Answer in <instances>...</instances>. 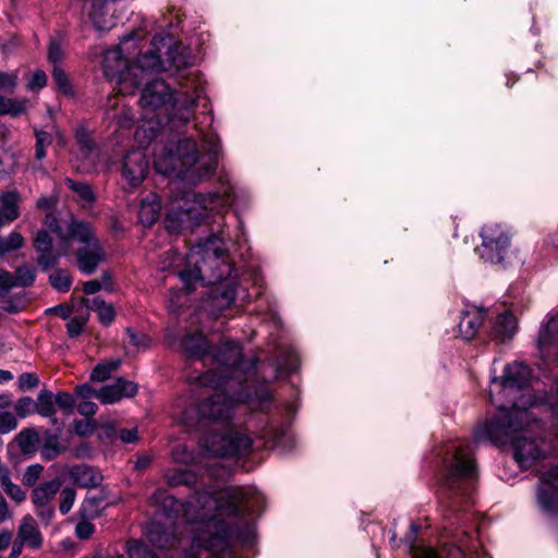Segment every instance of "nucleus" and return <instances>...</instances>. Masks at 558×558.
I'll list each match as a JSON object with an SVG mask.
<instances>
[{"label": "nucleus", "instance_id": "nucleus-45", "mask_svg": "<svg viewBox=\"0 0 558 558\" xmlns=\"http://www.w3.org/2000/svg\"><path fill=\"white\" fill-rule=\"evenodd\" d=\"M13 278L16 280V287H27L34 282L35 272L31 267L23 266L15 270Z\"/></svg>", "mask_w": 558, "mask_h": 558}, {"label": "nucleus", "instance_id": "nucleus-25", "mask_svg": "<svg viewBox=\"0 0 558 558\" xmlns=\"http://www.w3.org/2000/svg\"><path fill=\"white\" fill-rule=\"evenodd\" d=\"M13 287H16L13 275L7 270H0V306L10 313H16L23 308L22 299H19L16 303L10 300V292Z\"/></svg>", "mask_w": 558, "mask_h": 558}, {"label": "nucleus", "instance_id": "nucleus-41", "mask_svg": "<svg viewBox=\"0 0 558 558\" xmlns=\"http://www.w3.org/2000/svg\"><path fill=\"white\" fill-rule=\"evenodd\" d=\"M120 365V360H112L106 363L98 364L92 372L90 378L95 381H105Z\"/></svg>", "mask_w": 558, "mask_h": 558}, {"label": "nucleus", "instance_id": "nucleus-22", "mask_svg": "<svg viewBox=\"0 0 558 558\" xmlns=\"http://www.w3.org/2000/svg\"><path fill=\"white\" fill-rule=\"evenodd\" d=\"M128 68V60L123 57L121 48L108 49L104 56V71L109 78L119 77L121 83H125L130 73L124 72Z\"/></svg>", "mask_w": 558, "mask_h": 558}, {"label": "nucleus", "instance_id": "nucleus-50", "mask_svg": "<svg viewBox=\"0 0 558 558\" xmlns=\"http://www.w3.org/2000/svg\"><path fill=\"white\" fill-rule=\"evenodd\" d=\"M19 75L16 71H0V90L12 92L17 85Z\"/></svg>", "mask_w": 558, "mask_h": 558}, {"label": "nucleus", "instance_id": "nucleus-4", "mask_svg": "<svg viewBox=\"0 0 558 558\" xmlns=\"http://www.w3.org/2000/svg\"><path fill=\"white\" fill-rule=\"evenodd\" d=\"M140 106L144 111V122L136 129L134 137L145 146L157 135L163 120L173 126L185 125L193 117L196 97L175 98L165 81L154 80L142 90Z\"/></svg>", "mask_w": 558, "mask_h": 558}, {"label": "nucleus", "instance_id": "nucleus-55", "mask_svg": "<svg viewBox=\"0 0 558 558\" xmlns=\"http://www.w3.org/2000/svg\"><path fill=\"white\" fill-rule=\"evenodd\" d=\"M47 84V75L43 71H36L29 80L27 87L31 90L40 89Z\"/></svg>", "mask_w": 558, "mask_h": 558}, {"label": "nucleus", "instance_id": "nucleus-16", "mask_svg": "<svg viewBox=\"0 0 558 558\" xmlns=\"http://www.w3.org/2000/svg\"><path fill=\"white\" fill-rule=\"evenodd\" d=\"M59 480L46 482L32 492V502L35 507V513L45 523L49 524L54 515L52 500L60 490Z\"/></svg>", "mask_w": 558, "mask_h": 558}, {"label": "nucleus", "instance_id": "nucleus-59", "mask_svg": "<svg viewBox=\"0 0 558 558\" xmlns=\"http://www.w3.org/2000/svg\"><path fill=\"white\" fill-rule=\"evenodd\" d=\"M119 437L122 442L124 444H133L137 441V429L136 428H130V429H121L119 433Z\"/></svg>", "mask_w": 558, "mask_h": 558}, {"label": "nucleus", "instance_id": "nucleus-30", "mask_svg": "<svg viewBox=\"0 0 558 558\" xmlns=\"http://www.w3.org/2000/svg\"><path fill=\"white\" fill-rule=\"evenodd\" d=\"M106 507V495L102 492L88 494L80 507V517L84 519H95L100 515Z\"/></svg>", "mask_w": 558, "mask_h": 558}, {"label": "nucleus", "instance_id": "nucleus-43", "mask_svg": "<svg viewBox=\"0 0 558 558\" xmlns=\"http://www.w3.org/2000/svg\"><path fill=\"white\" fill-rule=\"evenodd\" d=\"M65 184L70 190L77 194L81 201L90 203L94 199V193L89 185L76 182L70 178L65 179Z\"/></svg>", "mask_w": 558, "mask_h": 558}, {"label": "nucleus", "instance_id": "nucleus-6", "mask_svg": "<svg viewBox=\"0 0 558 558\" xmlns=\"http://www.w3.org/2000/svg\"><path fill=\"white\" fill-rule=\"evenodd\" d=\"M205 153H199L194 141L184 138L173 147L155 148V168L162 174L177 173L191 183L210 175L217 166L219 144L210 135L206 140Z\"/></svg>", "mask_w": 558, "mask_h": 558}, {"label": "nucleus", "instance_id": "nucleus-62", "mask_svg": "<svg viewBox=\"0 0 558 558\" xmlns=\"http://www.w3.org/2000/svg\"><path fill=\"white\" fill-rule=\"evenodd\" d=\"M133 122L134 116L129 109H124L118 118V123L121 128H131Z\"/></svg>", "mask_w": 558, "mask_h": 558}, {"label": "nucleus", "instance_id": "nucleus-9", "mask_svg": "<svg viewBox=\"0 0 558 558\" xmlns=\"http://www.w3.org/2000/svg\"><path fill=\"white\" fill-rule=\"evenodd\" d=\"M530 380L531 369L521 362L508 364L505 367L502 376L494 377L492 380L490 396L493 397L495 392L502 393L505 398L512 402L511 408L508 409L501 405L498 412L502 410L511 412L515 402H519L521 410L525 409L526 411L538 404V402H542L544 398L536 397L532 390L529 389Z\"/></svg>", "mask_w": 558, "mask_h": 558}, {"label": "nucleus", "instance_id": "nucleus-37", "mask_svg": "<svg viewBox=\"0 0 558 558\" xmlns=\"http://www.w3.org/2000/svg\"><path fill=\"white\" fill-rule=\"evenodd\" d=\"M35 135V159L41 161L46 155V149L52 144V135L44 130L34 128Z\"/></svg>", "mask_w": 558, "mask_h": 558}, {"label": "nucleus", "instance_id": "nucleus-32", "mask_svg": "<svg viewBox=\"0 0 558 558\" xmlns=\"http://www.w3.org/2000/svg\"><path fill=\"white\" fill-rule=\"evenodd\" d=\"M64 451L65 447L60 444L59 436L50 432H45L44 442L40 448L41 457L45 460H53Z\"/></svg>", "mask_w": 558, "mask_h": 558}, {"label": "nucleus", "instance_id": "nucleus-48", "mask_svg": "<svg viewBox=\"0 0 558 558\" xmlns=\"http://www.w3.org/2000/svg\"><path fill=\"white\" fill-rule=\"evenodd\" d=\"M52 78H53L54 83L57 84L58 88L62 93H64V94L72 93L71 84H70V81H69L66 74L63 72L62 69H60L57 65H54V68H53Z\"/></svg>", "mask_w": 558, "mask_h": 558}, {"label": "nucleus", "instance_id": "nucleus-14", "mask_svg": "<svg viewBox=\"0 0 558 558\" xmlns=\"http://www.w3.org/2000/svg\"><path fill=\"white\" fill-rule=\"evenodd\" d=\"M174 63V50L171 40L162 36H155L151 40V48L140 56L136 65L131 71L160 72L167 70Z\"/></svg>", "mask_w": 558, "mask_h": 558}, {"label": "nucleus", "instance_id": "nucleus-38", "mask_svg": "<svg viewBox=\"0 0 558 558\" xmlns=\"http://www.w3.org/2000/svg\"><path fill=\"white\" fill-rule=\"evenodd\" d=\"M3 492L13 501L21 504L26 499V493L10 478V472L0 478Z\"/></svg>", "mask_w": 558, "mask_h": 558}, {"label": "nucleus", "instance_id": "nucleus-20", "mask_svg": "<svg viewBox=\"0 0 558 558\" xmlns=\"http://www.w3.org/2000/svg\"><path fill=\"white\" fill-rule=\"evenodd\" d=\"M137 387L134 383L124 379H118L112 385L100 388L96 398L105 404L119 402L123 398L132 397L136 393Z\"/></svg>", "mask_w": 558, "mask_h": 558}, {"label": "nucleus", "instance_id": "nucleus-18", "mask_svg": "<svg viewBox=\"0 0 558 558\" xmlns=\"http://www.w3.org/2000/svg\"><path fill=\"white\" fill-rule=\"evenodd\" d=\"M146 535L149 543L158 548H172L178 544V536L172 522L155 520L150 523Z\"/></svg>", "mask_w": 558, "mask_h": 558}, {"label": "nucleus", "instance_id": "nucleus-7", "mask_svg": "<svg viewBox=\"0 0 558 558\" xmlns=\"http://www.w3.org/2000/svg\"><path fill=\"white\" fill-rule=\"evenodd\" d=\"M253 449L252 439L236 430L223 434H213L205 438L202 451L198 454L192 452L186 445H178L172 450V458L181 464H204L211 469L219 463L211 460L245 454Z\"/></svg>", "mask_w": 558, "mask_h": 558}, {"label": "nucleus", "instance_id": "nucleus-53", "mask_svg": "<svg viewBox=\"0 0 558 558\" xmlns=\"http://www.w3.org/2000/svg\"><path fill=\"white\" fill-rule=\"evenodd\" d=\"M54 404H57L59 408L70 412L72 411L74 407V399L73 397L68 392H59L53 397Z\"/></svg>", "mask_w": 558, "mask_h": 558}, {"label": "nucleus", "instance_id": "nucleus-28", "mask_svg": "<svg viewBox=\"0 0 558 558\" xmlns=\"http://www.w3.org/2000/svg\"><path fill=\"white\" fill-rule=\"evenodd\" d=\"M181 347L191 359L207 356V342L202 332L186 333L182 339Z\"/></svg>", "mask_w": 558, "mask_h": 558}, {"label": "nucleus", "instance_id": "nucleus-27", "mask_svg": "<svg viewBox=\"0 0 558 558\" xmlns=\"http://www.w3.org/2000/svg\"><path fill=\"white\" fill-rule=\"evenodd\" d=\"M71 478L81 487H96L101 483V475L88 465L73 466L69 472Z\"/></svg>", "mask_w": 558, "mask_h": 558}, {"label": "nucleus", "instance_id": "nucleus-11", "mask_svg": "<svg viewBox=\"0 0 558 558\" xmlns=\"http://www.w3.org/2000/svg\"><path fill=\"white\" fill-rule=\"evenodd\" d=\"M68 223L69 221L59 222L52 215H47L46 226L56 235L57 242L53 243L47 230L38 231L34 239V246L40 253L38 264L44 269L52 267L61 256L69 253L70 234L66 230Z\"/></svg>", "mask_w": 558, "mask_h": 558}, {"label": "nucleus", "instance_id": "nucleus-52", "mask_svg": "<svg viewBox=\"0 0 558 558\" xmlns=\"http://www.w3.org/2000/svg\"><path fill=\"white\" fill-rule=\"evenodd\" d=\"M17 421L12 413L4 412L0 415V433L7 434L15 429Z\"/></svg>", "mask_w": 558, "mask_h": 558}, {"label": "nucleus", "instance_id": "nucleus-42", "mask_svg": "<svg viewBox=\"0 0 558 558\" xmlns=\"http://www.w3.org/2000/svg\"><path fill=\"white\" fill-rule=\"evenodd\" d=\"M126 553L129 558H159L147 545L140 541H130L126 543Z\"/></svg>", "mask_w": 558, "mask_h": 558}, {"label": "nucleus", "instance_id": "nucleus-29", "mask_svg": "<svg viewBox=\"0 0 558 558\" xmlns=\"http://www.w3.org/2000/svg\"><path fill=\"white\" fill-rule=\"evenodd\" d=\"M160 202L155 193L147 195L141 203L138 218L144 226L154 225L160 215Z\"/></svg>", "mask_w": 558, "mask_h": 558}, {"label": "nucleus", "instance_id": "nucleus-56", "mask_svg": "<svg viewBox=\"0 0 558 558\" xmlns=\"http://www.w3.org/2000/svg\"><path fill=\"white\" fill-rule=\"evenodd\" d=\"M86 323V318L73 317L69 320L66 328L71 337H76L81 333L83 326Z\"/></svg>", "mask_w": 558, "mask_h": 558}, {"label": "nucleus", "instance_id": "nucleus-10", "mask_svg": "<svg viewBox=\"0 0 558 558\" xmlns=\"http://www.w3.org/2000/svg\"><path fill=\"white\" fill-rule=\"evenodd\" d=\"M70 246L78 244L75 256L77 268L85 275H92L105 262L106 254L92 226L85 221L71 219L68 223Z\"/></svg>", "mask_w": 558, "mask_h": 558}, {"label": "nucleus", "instance_id": "nucleus-57", "mask_svg": "<svg viewBox=\"0 0 558 558\" xmlns=\"http://www.w3.org/2000/svg\"><path fill=\"white\" fill-rule=\"evenodd\" d=\"M95 426L89 421H77L74 423V432L80 436L93 434Z\"/></svg>", "mask_w": 558, "mask_h": 558}, {"label": "nucleus", "instance_id": "nucleus-60", "mask_svg": "<svg viewBox=\"0 0 558 558\" xmlns=\"http://www.w3.org/2000/svg\"><path fill=\"white\" fill-rule=\"evenodd\" d=\"M48 58L52 63H57L62 58V50L56 41H51L48 49Z\"/></svg>", "mask_w": 558, "mask_h": 558}, {"label": "nucleus", "instance_id": "nucleus-34", "mask_svg": "<svg viewBox=\"0 0 558 558\" xmlns=\"http://www.w3.org/2000/svg\"><path fill=\"white\" fill-rule=\"evenodd\" d=\"M21 450L25 453L34 452L40 444V436L34 429H24L16 437Z\"/></svg>", "mask_w": 558, "mask_h": 558}, {"label": "nucleus", "instance_id": "nucleus-23", "mask_svg": "<svg viewBox=\"0 0 558 558\" xmlns=\"http://www.w3.org/2000/svg\"><path fill=\"white\" fill-rule=\"evenodd\" d=\"M16 537L32 549H39L44 544L43 534L39 531L36 520L31 514H26L22 518L17 527Z\"/></svg>", "mask_w": 558, "mask_h": 558}, {"label": "nucleus", "instance_id": "nucleus-54", "mask_svg": "<svg viewBox=\"0 0 558 558\" xmlns=\"http://www.w3.org/2000/svg\"><path fill=\"white\" fill-rule=\"evenodd\" d=\"M34 410V400L29 397L20 399L15 404V411L19 416L25 417Z\"/></svg>", "mask_w": 558, "mask_h": 558}, {"label": "nucleus", "instance_id": "nucleus-36", "mask_svg": "<svg viewBox=\"0 0 558 558\" xmlns=\"http://www.w3.org/2000/svg\"><path fill=\"white\" fill-rule=\"evenodd\" d=\"M34 409L44 417H51L54 414V401L51 392L41 390L34 402Z\"/></svg>", "mask_w": 558, "mask_h": 558}, {"label": "nucleus", "instance_id": "nucleus-1", "mask_svg": "<svg viewBox=\"0 0 558 558\" xmlns=\"http://www.w3.org/2000/svg\"><path fill=\"white\" fill-rule=\"evenodd\" d=\"M260 500L250 487L196 493L184 504L163 489L151 496L167 519L182 509L190 539L185 558H230L233 547L251 534L247 514Z\"/></svg>", "mask_w": 558, "mask_h": 558}, {"label": "nucleus", "instance_id": "nucleus-21", "mask_svg": "<svg viewBox=\"0 0 558 558\" xmlns=\"http://www.w3.org/2000/svg\"><path fill=\"white\" fill-rule=\"evenodd\" d=\"M21 194L12 189L0 193V228L15 221L20 215Z\"/></svg>", "mask_w": 558, "mask_h": 558}, {"label": "nucleus", "instance_id": "nucleus-13", "mask_svg": "<svg viewBox=\"0 0 558 558\" xmlns=\"http://www.w3.org/2000/svg\"><path fill=\"white\" fill-rule=\"evenodd\" d=\"M481 257L490 264H501L510 246L509 229L499 223H487L481 231Z\"/></svg>", "mask_w": 558, "mask_h": 558}, {"label": "nucleus", "instance_id": "nucleus-26", "mask_svg": "<svg viewBox=\"0 0 558 558\" xmlns=\"http://www.w3.org/2000/svg\"><path fill=\"white\" fill-rule=\"evenodd\" d=\"M518 330V319L510 312L501 313L494 323V336L501 341L511 339Z\"/></svg>", "mask_w": 558, "mask_h": 558}, {"label": "nucleus", "instance_id": "nucleus-5", "mask_svg": "<svg viewBox=\"0 0 558 558\" xmlns=\"http://www.w3.org/2000/svg\"><path fill=\"white\" fill-rule=\"evenodd\" d=\"M222 241L215 235L193 246L185 256L177 250L166 252L169 264L163 269L172 268L189 291L196 281L216 284L231 274Z\"/></svg>", "mask_w": 558, "mask_h": 558}, {"label": "nucleus", "instance_id": "nucleus-19", "mask_svg": "<svg viewBox=\"0 0 558 558\" xmlns=\"http://www.w3.org/2000/svg\"><path fill=\"white\" fill-rule=\"evenodd\" d=\"M417 534V526L411 524V536L408 539L409 549L412 558H465L463 550L454 545L446 546L437 554L433 548L424 546H415L414 538Z\"/></svg>", "mask_w": 558, "mask_h": 558}, {"label": "nucleus", "instance_id": "nucleus-51", "mask_svg": "<svg viewBox=\"0 0 558 558\" xmlns=\"http://www.w3.org/2000/svg\"><path fill=\"white\" fill-rule=\"evenodd\" d=\"M44 468L40 464L29 465L23 474V483L26 486H34L41 476Z\"/></svg>", "mask_w": 558, "mask_h": 558}, {"label": "nucleus", "instance_id": "nucleus-39", "mask_svg": "<svg viewBox=\"0 0 558 558\" xmlns=\"http://www.w3.org/2000/svg\"><path fill=\"white\" fill-rule=\"evenodd\" d=\"M24 243L23 235L17 231H12L7 238L0 236V256L21 248Z\"/></svg>", "mask_w": 558, "mask_h": 558}, {"label": "nucleus", "instance_id": "nucleus-24", "mask_svg": "<svg viewBox=\"0 0 558 558\" xmlns=\"http://www.w3.org/2000/svg\"><path fill=\"white\" fill-rule=\"evenodd\" d=\"M485 316L486 311L482 307L471 306L466 308L462 313L459 323V331L461 337L465 340L473 339L481 328Z\"/></svg>", "mask_w": 558, "mask_h": 558}, {"label": "nucleus", "instance_id": "nucleus-49", "mask_svg": "<svg viewBox=\"0 0 558 558\" xmlns=\"http://www.w3.org/2000/svg\"><path fill=\"white\" fill-rule=\"evenodd\" d=\"M89 519L81 518L75 526V535L80 539H88L93 536L96 529L95 525L88 521Z\"/></svg>", "mask_w": 558, "mask_h": 558}, {"label": "nucleus", "instance_id": "nucleus-8", "mask_svg": "<svg viewBox=\"0 0 558 558\" xmlns=\"http://www.w3.org/2000/svg\"><path fill=\"white\" fill-rule=\"evenodd\" d=\"M231 205L228 196L217 193L206 195H187L182 205L173 206L165 218V227L170 233L183 230L193 231L209 213H222Z\"/></svg>", "mask_w": 558, "mask_h": 558}, {"label": "nucleus", "instance_id": "nucleus-35", "mask_svg": "<svg viewBox=\"0 0 558 558\" xmlns=\"http://www.w3.org/2000/svg\"><path fill=\"white\" fill-rule=\"evenodd\" d=\"M26 99L15 100L4 96H0V116L17 117L26 110Z\"/></svg>", "mask_w": 558, "mask_h": 558}, {"label": "nucleus", "instance_id": "nucleus-46", "mask_svg": "<svg viewBox=\"0 0 558 558\" xmlns=\"http://www.w3.org/2000/svg\"><path fill=\"white\" fill-rule=\"evenodd\" d=\"M126 336H128L126 343L129 345L133 347L134 349H136L137 351L141 349L147 348L150 342V339L147 335L142 333V332L137 333L134 330H132L131 328L126 329Z\"/></svg>", "mask_w": 558, "mask_h": 558}, {"label": "nucleus", "instance_id": "nucleus-58", "mask_svg": "<svg viewBox=\"0 0 558 558\" xmlns=\"http://www.w3.org/2000/svg\"><path fill=\"white\" fill-rule=\"evenodd\" d=\"M97 404L95 402L85 400L77 405V411L81 415L92 416L97 412Z\"/></svg>", "mask_w": 558, "mask_h": 558}, {"label": "nucleus", "instance_id": "nucleus-33", "mask_svg": "<svg viewBox=\"0 0 558 558\" xmlns=\"http://www.w3.org/2000/svg\"><path fill=\"white\" fill-rule=\"evenodd\" d=\"M167 482L170 486L193 485L196 483V475L189 470L172 469L166 473Z\"/></svg>", "mask_w": 558, "mask_h": 558}, {"label": "nucleus", "instance_id": "nucleus-63", "mask_svg": "<svg viewBox=\"0 0 558 558\" xmlns=\"http://www.w3.org/2000/svg\"><path fill=\"white\" fill-rule=\"evenodd\" d=\"M12 518V512L10 511L9 505L5 498L0 493V524L10 520Z\"/></svg>", "mask_w": 558, "mask_h": 558}, {"label": "nucleus", "instance_id": "nucleus-47", "mask_svg": "<svg viewBox=\"0 0 558 558\" xmlns=\"http://www.w3.org/2000/svg\"><path fill=\"white\" fill-rule=\"evenodd\" d=\"M76 499V492L73 488L65 487L60 493V512L66 514L73 507Z\"/></svg>", "mask_w": 558, "mask_h": 558}, {"label": "nucleus", "instance_id": "nucleus-64", "mask_svg": "<svg viewBox=\"0 0 558 558\" xmlns=\"http://www.w3.org/2000/svg\"><path fill=\"white\" fill-rule=\"evenodd\" d=\"M100 290H104V288L99 280H89L83 284V292L85 294H95Z\"/></svg>", "mask_w": 558, "mask_h": 558}, {"label": "nucleus", "instance_id": "nucleus-31", "mask_svg": "<svg viewBox=\"0 0 558 558\" xmlns=\"http://www.w3.org/2000/svg\"><path fill=\"white\" fill-rule=\"evenodd\" d=\"M81 302L87 310L96 311L99 320L104 325H110L114 320V308L112 305L107 304L100 296H95L93 299L83 298Z\"/></svg>", "mask_w": 558, "mask_h": 558}, {"label": "nucleus", "instance_id": "nucleus-17", "mask_svg": "<svg viewBox=\"0 0 558 558\" xmlns=\"http://www.w3.org/2000/svg\"><path fill=\"white\" fill-rule=\"evenodd\" d=\"M148 170L149 162L142 149H132L126 153L122 165V175L130 186H138L146 178Z\"/></svg>", "mask_w": 558, "mask_h": 558}, {"label": "nucleus", "instance_id": "nucleus-12", "mask_svg": "<svg viewBox=\"0 0 558 558\" xmlns=\"http://www.w3.org/2000/svg\"><path fill=\"white\" fill-rule=\"evenodd\" d=\"M474 474L475 465L469 448L457 447L444 481V489L451 495L459 490L464 496L470 489Z\"/></svg>", "mask_w": 558, "mask_h": 558}, {"label": "nucleus", "instance_id": "nucleus-44", "mask_svg": "<svg viewBox=\"0 0 558 558\" xmlns=\"http://www.w3.org/2000/svg\"><path fill=\"white\" fill-rule=\"evenodd\" d=\"M75 141L80 146L83 155H87L94 149L92 135L85 126H78L75 130Z\"/></svg>", "mask_w": 558, "mask_h": 558}, {"label": "nucleus", "instance_id": "nucleus-3", "mask_svg": "<svg viewBox=\"0 0 558 558\" xmlns=\"http://www.w3.org/2000/svg\"><path fill=\"white\" fill-rule=\"evenodd\" d=\"M520 407L519 402H515L511 412H498L493 420L477 426L474 437L476 441L511 444L514 459L525 469L550 452L551 447L544 439L535 437L539 424L530 411L521 410Z\"/></svg>", "mask_w": 558, "mask_h": 558}, {"label": "nucleus", "instance_id": "nucleus-61", "mask_svg": "<svg viewBox=\"0 0 558 558\" xmlns=\"http://www.w3.org/2000/svg\"><path fill=\"white\" fill-rule=\"evenodd\" d=\"M20 384L23 388H34L38 385V378L34 374L24 373L20 376Z\"/></svg>", "mask_w": 558, "mask_h": 558}, {"label": "nucleus", "instance_id": "nucleus-2", "mask_svg": "<svg viewBox=\"0 0 558 558\" xmlns=\"http://www.w3.org/2000/svg\"><path fill=\"white\" fill-rule=\"evenodd\" d=\"M241 360L242 351L238 342L227 341L219 348L213 362L223 369L219 375L209 371L197 378L198 385L208 389L209 393L183 412V424L192 427L203 421L229 422L238 405L243 402H247L253 411L267 409L271 400L268 388L264 387L254 395L243 392V383L234 376Z\"/></svg>", "mask_w": 558, "mask_h": 558}, {"label": "nucleus", "instance_id": "nucleus-40", "mask_svg": "<svg viewBox=\"0 0 558 558\" xmlns=\"http://www.w3.org/2000/svg\"><path fill=\"white\" fill-rule=\"evenodd\" d=\"M50 284L59 292H68L72 286V277L69 271L59 269L49 276Z\"/></svg>", "mask_w": 558, "mask_h": 558}, {"label": "nucleus", "instance_id": "nucleus-15", "mask_svg": "<svg viewBox=\"0 0 558 558\" xmlns=\"http://www.w3.org/2000/svg\"><path fill=\"white\" fill-rule=\"evenodd\" d=\"M536 500L545 514L553 515L558 512V463L542 474Z\"/></svg>", "mask_w": 558, "mask_h": 558}]
</instances>
